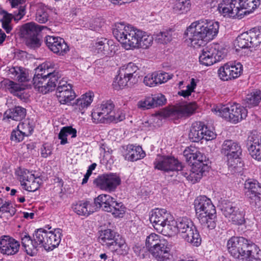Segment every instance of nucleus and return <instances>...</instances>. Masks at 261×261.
Masks as SVG:
<instances>
[{
  "instance_id": "nucleus-1",
  "label": "nucleus",
  "mask_w": 261,
  "mask_h": 261,
  "mask_svg": "<svg viewBox=\"0 0 261 261\" xmlns=\"http://www.w3.org/2000/svg\"><path fill=\"white\" fill-rule=\"evenodd\" d=\"M113 34L127 50L139 47L147 48L153 40L151 35L124 22L116 23L113 28Z\"/></svg>"
},
{
  "instance_id": "nucleus-2",
  "label": "nucleus",
  "mask_w": 261,
  "mask_h": 261,
  "mask_svg": "<svg viewBox=\"0 0 261 261\" xmlns=\"http://www.w3.org/2000/svg\"><path fill=\"white\" fill-rule=\"evenodd\" d=\"M218 21L200 19L192 22L185 33L186 41L194 47L205 45L216 36L219 31Z\"/></svg>"
},
{
  "instance_id": "nucleus-3",
  "label": "nucleus",
  "mask_w": 261,
  "mask_h": 261,
  "mask_svg": "<svg viewBox=\"0 0 261 261\" xmlns=\"http://www.w3.org/2000/svg\"><path fill=\"white\" fill-rule=\"evenodd\" d=\"M227 248L238 261H261V252L254 244H249L243 237H233L228 240Z\"/></svg>"
},
{
  "instance_id": "nucleus-4",
  "label": "nucleus",
  "mask_w": 261,
  "mask_h": 261,
  "mask_svg": "<svg viewBox=\"0 0 261 261\" xmlns=\"http://www.w3.org/2000/svg\"><path fill=\"white\" fill-rule=\"evenodd\" d=\"M196 215L201 224L213 229L216 226V210L211 200L205 196L197 197L194 200Z\"/></svg>"
},
{
  "instance_id": "nucleus-5",
  "label": "nucleus",
  "mask_w": 261,
  "mask_h": 261,
  "mask_svg": "<svg viewBox=\"0 0 261 261\" xmlns=\"http://www.w3.org/2000/svg\"><path fill=\"white\" fill-rule=\"evenodd\" d=\"M59 79L58 72H51L48 65L43 64L35 69L33 78L34 88L43 94L53 91Z\"/></svg>"
},
{
  "instance_id": "nucleus-6",
  "label": "nucleus",
  "mask_w": 261,
  "mask_h": 261,
  "mask_svg": "<svg viewBox=\"0 0 261 261\" xmlns=\"http://www.w3.org/2000/svg\"><path fill=\"white\" fill-rule=\"evenodd\" d=\"M146 249L156 261L170 260V247L168 242L161 236L152 233L145 241Z\"/></svg>"
},
{
  "instance_id": "nucleus-7",
  "label": "nucleus",
  "mask_w": 261,
  "mask_h": 261,
  "mask_svg": "<svg viewBox=\"0 0 261 261\" xmlns=\"http://www.w3.org/2000/svg\"><path fill=\"white\" fill-rule=\"evenodd\" d=\"M48 231L43 228L36 230L33 237L27 233H22L21 236V244L27 253L31 256L36 254L39 248L43 247L45 250L48 245Z\"/></svg>"
},
{
  "instance_id": "nucleus-8",
  "label": "nucleus",
  "mask_w": 261,
  "mask_h": 261,
  "mask_svg": "<svg viewBox=\"0 0 261 261\" xmlns=\"http://www.w3.org/2000/svg\"><path fill=\"white\" fill-rule=\"evenodd\" d=\"M114 105L111 100L103 101L100 106L95 109L91 114L93 121L96 123H116L123 120L125 116L115 114L114 112Z\"/></svg>"
},
{
  "instance_id": "nucleus-9",
  "label": "nucleus",
  "mask_w": 261,
  "mask_h": 261,
  "mask_svg": "<svg viewBox=\"0 0 261 261\" xmlns=\"http://www.w3.org/2000/svg\"><path fill=\"white\" fill-rule=\"evenodd\" d=\"M216 114L233 123H237L246 118L247 109L239 104L217 106L215 109Z\"/></svg>"
},
{
  "instance_id": "nucleus-10",
  "label": "nucleus",
  "mask_w": 261,
  "mask_h": 261,
  "mask_svg": "<svg viewBox=\"0 0 261 261\" xmlns=\"http://www.w3.org/2000/svg\"><path fill=\"white\" fill-rule=\"evenodd\" d=\"M43 28V26L33 22L25 23L22 26L21 33L28 47L35 49L41 46V42L39 34Z\"/></svg>"
},
{
  "instance_id": "nucleus-11",
  "label": "nucleus",
  "mask_w": 261,
  "mask_h": 261,
  "mask_svg": "<svg viewBox=\"0 0 261 261\" xmlns=\"http://www.w3.org/2000/svg\"><path fill=\"white\" fill-rule=\"evenodd\" d=\"M149 220L154 229L161 232H163L164 229L169 228L174 223L173 217L163 208L154 210Z\"/></svg>"
},
{
  "instance_id": "nucleus-12",
  "label": "nucleus",
  "mask_w": 261,
  "mask_h": 261,
  "mask_svg": "<svg viewBox=\"0 0 261 261\" xmlns=\"http://www.w3.org/2000/svg\"><path fill=\"white\" fill-rule=\"evenodd\" d=\"M225 56V53L219 49L218 44H212L202 49L199 59L201 64L208 66L220 61Z\"/></svg>"
},
{
  "instance_id": "nucleus-13",
  "label": "nucleus",
  "mask_w": 261,
  "mask_h": 261,
  "mask_svg": "<svg viewBox=\"0 0 261 261\" xmlns=\"http://www.w3.org/2000/svg\"><path fill=\"white\" fill-rule=\"evenodd\" d=\"M221 210L225 217L233 224L238 225L244 224L245 212L237 207L233 203L230 201L225 202L222 205Z\"/></svg>"
},
{
  "instance_id": "nucleus-14",
  "label": "nucleus",
  "mask_w": 261,
  "mask_h": 261,
  "mask_svg": "<svg viewBox=\"0 0 261 261\" xmlns=\"http://www.w3.org/2000/svg\"><path fill=\"white\" fill-rule=\"evenodd\" d=\"M120 182V177L114 173L103 174L93 180L94 185L97 187L108 192L114 191Z\"/></svg>"
},
{
  "instance_id": "nucleus-15",
  "label": "nucleus",
  "mask_w": 261,
  "mask_h": 261,
  "mask_svg": "<svg viewBox=\"0 0 261 261\" xmlns=\"http://www.w3.org/2000/svg\"><path fill=\"white\" fill-rule=\"evenodd\" d=\"M154 168L165 172L181 171L182 166L174 157L158 155L154 162Z\"/></svg>"
},
{
  "instance_id": "nucleus-16",
  "label": "nucleus",
  "mask_w": 261,
  "mask_h": 261,
  "mask_svg": "<svg viewBox=\"0 0 261 261\" xmlns=\"http://www.w3.org/2000/svg\"><path fill=\"white\" fill-rule=\"evenodd\" d=\"M243 71V65L240 62L227 63L218 70L220 79L226 81L239 77Z\"/></svg>"
},
{
  "instance_id": "nucleus-17",
  "label": "nucleus",
  "mask_w": 261,
  "mask_h": 261,
  "mask_svg": "<svg viewBox=\"0 0 261 261\" xmlns=\"http://www.w3.org/2000/svg\"><path fill=\"white\" fill-rule=\"evenodd\" d=\"M240 0H223L218 5V10L224 16L241 17Z\"/></svg>"
},
{
  "instance_id": "nucleus-18",
  "label": "nucleus",
  "mask_w": 261,
  "mask_h": 261,
  "mask_svg": "<svg viewBox=\"0 0 261 261\" xmlns=\"http://www.w3.org/2000/svg\"><path fill=\"white\" fill-rule=\"evenodd\" d=\"M221 153L226 158L228 163L230 161L239 159L242 149L238 142L232 140H225L221 146Z\"/></svg>"
},
{
  "instance_id": "nucleus-19",
  "label": "nucleus",
  "mask_w": 261,
  "mask_h": 261,
  "mask_svg": "<svg viewBox=\"0 0 261 261\" xmlns=\"http://www.w3.org/2000/svg\"><path fill=\"white\" fill-rule=\"evenodd\" d=\"M56 95L59 101L62 104L70 102L75 96V93L72 89L71 85L67 81L61 80L58 83L57 88Z\"/></svg>"
},
{
  "instance_id": "nucleus-20",
  "label": "nucleus",
  "mask_w": 261,
  "mask_h": 261,
  "mask_svg": "<svg viewBox=\"0 0 261 261\" xmlns=\"http://www.w3.org/2000/svg\"><path fill=\"white\" fill-rule=\"evenodd\" d=\"M245 194L250 200V203L256 205L260 201L261 187L259 183L252 179H248L244 184Z\"/></svg>"
},
{
  "instance_id": "nucleus-21",
  "label": "nucleus",
  "mask_w": 261,
  "mask_h": 261,
  "mask_svg": "<svg viewBox=\"0 0 261 261\" xmlns=\"http://www.w3.org/2000/svg\"><path fill=\"white\" fill-rule=\"evenodd\" d=\"M45 43L51 51L59 55H63L69 50L67 43L60 37L47 36Z\"/></svg>"
},
{
  "instance_id": "nucleus-22",
  "label": "nucleus",
  "mask_w": 261,
  "mask_h": 261,
  "mask_svg": "<svg viewBox=\"0 0 261 261\" xmlns=\"http://www.w3.org/2000/svg\"><path fill=\"white\" fill-rule=\"evenodd\" d=\"M19 242L8 236H4L0 239V251L7 255L16 254L19 250Z\"/></svg>"
},
{
  "instance_id": "nucleus-23",
  "label": "nucleus",
  "mask_w": 261,
  "mask_h": 261,
  "mask_svg": "<svg viewBox=\"0 0 261 261\" xmlns=\"http://www.w3.org/2000/svg\"><path fill=\"white\" fill-rule=\"evenodd\" d=\"M183 155L186 160L194 164H207L208 160L205 155L201 153L199 150L193 146H190L185 149L183 152Z\"/></svg>"
},
{
  "instance_id": "nucleus-24",
  "label": "nucleus",
  "mask_w": 261,
  "mask_h": 261,
  "mask_svg": "<svg viewBox=\"0 0 261 261\" xmlns=\"http://www.w3.org/2000/svg\"><path fill=\"white\" fill-rule=\"evenodd\" d=\"M41 179L36 177L34 174L28 170L24 171L20 176L21 185L23 188L29 192H35L37 190L40 185Z\"/></svg>"
},
{
  "instance_id": "nucleus-25",
  "label": "nucleus",
  "mask_w": 261,
  "mask_h": 261,
  "mask_svg": "<svg viewBox=\"0 0 261 261\" xmlns=\"http://www.w3.org/2000/svg\"><path fill=\"white\" fill-rule=\"evenodd\" d=\"M208 168L207 164H194L192 169L188 173L184 172L182 173L188 180L194 184L201 178L203 173L207 170Z\"/></svg>"
},
{
  "instance_id": "nucleus-26",
  "label": "nucleus",
  "mask_w": 261,
  "mask_h": 261,
  "mask_svg": "<svg viewBox=\"0 0 261 261\" xmlns=\"http://www.w3.org/2000/svg\"><path fill=\"white\" fill-rule=\"evenodd\" d=\"M171 78V76L167 73L155 72L146 75L144 77L143 82L147 86L154 87L159 84L166 82Z\"/></svg>"
},
{
  "instance_id": "nucleus-27",
  "label": "nucleus",
  "mask_w": 261,
  "mask_h": 261,
  "mask_svg": "<svg viewBox=\"0 0 261 261\" xmlns=\"http://www.w3.org/2000/svg\"><path fill=\"white\" fill-rule=\"evenodd\" d=\"M123 156L126 160L134 162L143 158L145 153L141 147L128 145L124 149Z\"/></svg>"
},
{
  "instance_id": "nucleus-28",
  "label": "nucleus",
  "mask_w": 261,
  "mask_h": 261,
  "mask_svg": "<svg viewBox=\"0 0 261 261\" xmlns=\"http://www.w3.org/2000/svg\"><path fill=\"white\" fill-rule=\"evenodd\" d=\"M72 208L76 214L84 216H88L96 211L95 206L89 201H80L73 204Z\"/></svg>"
},
{
  "instance_id": "nucleus-29",
  "label": "nucleus",
  "mask_w": 261,
  "mask_h": 261,
  "mask_svg": "<svg viewBox=\"0 0 261 261\" xmlns=\"http://www.w3.org/2000/svg\"><path fill=\"white\" fill-rule=\"evenodd\" d=\"M115 199L109 195L101 194L94 199L93 205L97 208H101L104 211H111Z\"/></svg>"
},
{
  "instance_id": "nucleus-30",
  "label": "nucleus",
  "mask_w": 261,
  "mask_h": 261,
  "mask_svg": "<svg viewBox=\"0 0 261 261\" xmlns=\"http://www.w3.org/2000/svg\"><path fill=\"white\" fill-rule=\"evenodd\" d=\"M204 124L203 122L196 121L192 123L189 134L190 140L194 142H198L203 139Z\"/></svg>"
},
{
  "instance_id": "nucleus-31",
  "label": "nucleus",
  "mask_w": 261,
  "mask_h": 261,
  "mask_svg": "<svg viewBox=\"0 0 261 261\" xmlns=\"http://www.w3.org/2000/svg\"><path fill=\"white\" fill-rule=\"evenodd\" d=\"M196 108L195 102L186 103L174 107L173 112L178 117L189 116L193 114Z\"/></svg>"
},
{
  "instance_id": "nucleus-32",
  "label": "nucleus",
  "mask_w": 261,
  "mask_h": 261,
  "mask_svg": "<svg viewBox=\"0 0 261 261\" xmlns=\"http://www.w3.org/2000/svg\"><path fill=\"white\" fill-rule=\"evenodd\" d=\"M25 116V109L20 106H17L7 110L4 113V119H11L15 121H20L24 118Z\"/></svg>"
},
{
  "instance_id": "nucleus-33",
  "label": "nucleus",
  "mask_w": 261,
  "mask_h": 261,
  "mask_svg": "<svg viewBox=\"0 0 261 261\" xmlns=\"http://www.w3.org/2000/svg\"><path fill=\"white\" fill-rule=\"evenodd\" d=\"M94 97V93L89 91L76 100L75 109L82 114H83L86 109L91 103Z\"/></svg>"
},
{
  "instance_id": "nucleus-34",
  "label": "nucleus",
  "mask_w": 261,
  "mask_h": 261,
  "mask_svg": "<svg viewBox=\"0 0 261 261\" xmlns=\"http://www.w3.org/2000/svg\"><path fill=\"white\" fill-rule=\"evenodd\" d=\"M48 245L47 251L53 250L58 247L61 242L62 230L60 228L55 229L54 231H48Z\"/></svg>"
},
{
  "instance_id": "nucleus-35",
  "label": "nucleus",
  "mask_w": 261,
  "mask_h": 261,
  "mask_svg": "<svg viewBox=\"0 0 261 261\" xmlns=\"http://www.w3.org/2000/svg\"><path fill=\"white\" fill-rule=\"evenodd\" d=\"M25 14V7L24 6H21L16 12H14V14L8 13L4 10H1L0 11V14L3 16L2 22L9 23L11 22L12 18H14L15 20L17 21L21 19Z\"/></svg>"
},
{
  "instance_id": "nucleus-36",
  "label": "nucleus",
  "mask_w": 261,
  "mask_h": 261,
  "mask_svg": "<svg viewBox=\"0 0 261 261\" xmlns=\"http://www.w3.org/2000/svg\"><path fill=\"white\" fill-rule=\"evenodd\" d=\"M181 237L185 241L196 247L199 246L201 243V239L196 227L188 231Z\"/></svg>"
},
{
  "instance_id": "nucleus-37",
  "label": "nucleus",
  "mask_w": 261,
  "mask_h": 261,
  "mask_svg": "<svg viewBox=\"0 0 261 261\" xmlns=\"http://www.w3.org/2000/svg\"><path fill=\"white\" fill-rule=\"evenodd\" d=\"M176 227L181 237H182L184 233H186L188 231L192 230L193 227L196 226L191 219L187 217H182L177 219Z\"/></svg>"
},
{
  "instance_id": "nucleus-38",
  "label": "nucleus",
  "mask_w": 261,
  "mask_h": 261,
  "mask_svg": "<svg viewBox=\"0 0 261 261\" xmlns=\"http://www.w3.org/2000/svg\"><path fill=\"white\" fill-rule=\"evenodd\" d=\"M76 134V129L71 126L63 127L58 134V139L61 140L60 144L61 145L67 144L68 143L67 136L70 135L71 138H74L77 136Z\"/></svg>"
},
{
  "instance_id": "nucleus-39",
  "label": "nucleus",
  "mask_w": 261,
  "mask_h": 261,
  "mask_svg": "<svg viewBox=\"0 0 261 261\" xmlns=\"http://www.w3.org/2000/svg\"><path fill=\"white\" fill-rule=\"evenodd\" d=\"M114 250L118 254L125 255L127 254L129 247L126 244L125 240L119 235L116 238L114 241H112Z\"/></svg>"
},
{
  "instance_id": "nucleus-40",
  "label": "nucleus",
  "mask_w": 261,
  "mask_h": 261,
  "mask_svg": "<svg viewBox=\"0 0 261 261\" xmlns=\"http://www.w3.org/2000/svg\"><path fill=\"white\" fill-rule=\"evenodd\" d=\"M116 233L111 229H106L101 231L99 240L102 245H106L110 248L113 245L112 241L116 238Z\"/></svg>"
},
{
  "instance_id": "nucleus-41",
  "label": "nucleus",
  "mask_w": 261,
  "mask_h": 261,
  "mask_svg": "<svg viewBox=\"0 0 261 261\" xmlns=\"http://www.w3.org/2000/svg\"><path fill=\"white\" fill-rule=\"evenodd\" d=\"M138 69V67L134 63L130 62L121 66L119 71L121 72V75L125 76L131 80L137 75L136 73Z\"/></svg>"
},
{
  "instance_id": "nucleus-42",
  "label": "nucleus",
  "mask_w": 261,
  "mask_h": 261,
  "mask_svg": "<svg viewBox=\"0 0 261 261\" xmlns=\"http://www.w3.org/2000/svg\"><path fill=\"white\" fill-rule=\"evenodd\" d=\"M241 12L242 15L252 12L260 4L259 0H240Z\"/></svg>"
},
{
  "instance_id": "nucleus-43",
  "label": "nucleus",
  "mask_w": 261,
  "mask_h": 261,
  "mask_svg": "<svg viewBox=\"0 0 261 261\" xmlns=\"http://www.w3.org/2000/svg\"><path fill=\"white\" fill-rule=\"evenodd\" d=\"M191 6L190 0H176L173 5V10L178 14H185L190 11Z\"/></svg>"
},
{
  "instance_id": "nucleus-44",
  "label": "nucleus",
  "mask_w": 261,
  "mask_h": 261,
  "mask_svg": "<svg viewBox=\"0 0 261 261\" xmlns=\"http://www.w3.org/2000/svg\"><path fill=\"white\" fill-rule=\"evenodd\" d=\"M111 41L108 40L106 38L97 39L93 45L94 51L98 54L105 55L107 54Z\"/></svg>"
},
{
  "instance_id": "nucleus-45",
  "label": "nucleus",
  "mask_w": 261,
  "mask_h": 261,
  "mask_svg": "<svg viewBox=\"0 0 261 261\" xmlns=\"http://www.w3.org/2000/svg\"><path fill=\"white\" fill-rule=\"evenodd\" d=\"M235 47L245 48L252 47L251 42L247 32L243 33L239 35L234 42Z\"/></svg>"
},
{
  "instance_id": "nucleus-46",
  "label": "nucleus",
  "mask_w": 261,
  "mask_h": 261,
  "mask_svg": "<svg viewBox=\"0 0 261 261\" xmlns=\"http://www.w3.org/2000/svg\"><path fill=\"white\" fill-rule=\"evenodd\" d=\"M245 101L246 107L252 108L257 106L261 101L260 92L259 91L248 94Z\"/></svg>"
},
{
  "instance_id": "nucleus-47",
  "label": "nucleus",
  "mask_w": 261,
  "mask_h": 261,
  "mask_svg": "<svg viewBox=\"0 0 261 261\" xmlns=\"http://www.w3.org/2000/svg\"><path fill=\"white\" fill-rule=\"evenodd\" d=\"M252 47L261 43V27H256L247 32Z\"/></svg>"
},
{
  "instance_id": "nucleus-48",
  "label": "nucleus",
  "mask_w": 261,
  "mask_h": 261,
  "mask_svg": "<svg viewBox=\"0 0 261 261\" xmlns=\"http://www.w3.org/2000/svg\"><path fill=\"white\" fill-rule=\"evenodd\" d=\"M111 211H107L111 213L115 218L123 217L125 212V207L121 202H117L116 200L113 202V206H111Z\"/></svg>"
},
{
  "instance_id": "nucleus-49",
  "label": "nucleus",
  "mask_w": 261,
  "mask_h": 261,
  "mask_svg": "<svg viewBox=\"0 0 261 261\" xmlns=\"http://www.w3.org/2000/svg\"><path fill=\"white\" fill-rule=\"evenodd\" d=\"M48 18L46 9L42 4H39L36 14V21L40 23H44L48 20Z\"/></svg>"
},
{
  "instance_id": "nucleus-50",
  "label": "nucleus",
  "mask_w": 261,
  "mask_h": 261,
  "mask_svg": "<svg viewBox=\"0 0 261 261\" xmlns=\"http://www.w3.org/2000/svg\"><path fill=\"white\" fill-rule=\"evenodd\" d=\"M130 81L129 78L125 76L121 75V72L119 71L118 75L116 76L113 83V88L116 90H119L125 87L127 83Z\"/></svg>"
},
{
  "instance_id": "nucleus-51",
  "label": "nucleus",
  "mask_w": 261,
  "mask_h": 261,
  "mask_svg": "<svg viewBox=\"0 0 261 261\" xmlns=\"http://www.w3.org/2000/svg\"><path fill=\"white\" fill-rule=\"evenodd\" d=\"M4 85L6 88L14 95H17L18 92L23 90V88L19 84L9 80H5L4 81Z\"/></svg>"
},
{
  "instance_id": "nucleus-52",
  "label": "nucleus",
  "mask_w": 261,
  "mask_h": 261,
  "mask_svg": "<svg viewBox=\"0 0 261 261\" xmlns=\"http://www.w3.org/2000/svg\"><path fill=\"white\" fill-rule=\"evenodd\" d=\"M17 128L25 136L31 135L34 129L29 121L20 123Z\"/></svg>"
},
{
  "instance_id": "nucleus-53",
  "label": "nucleus",
  "mask_w": 261,
  "mask_h": 261,
  "mask_svg": "<svg viewBox=\"0 0 261 261\" xmlns=\"http://www.w3.org/2000/svg\"><path fill=\"white\" fill-rule=\"evenodd\" d=\"M31 78L32 76L30 75L29 70L21 67V70L15 80L22 83L29 81Z\"/></svg>"
},
{
  "instance_id": "nucleus-54",
  "label": "nucleus",
  "mask_w": 261,
  "mask_h": 261,
  "mask_svg": "<svg viewBox=\"0 0 261 261\" xmlns=\"http://www.w3.org/2000/svg\"><path fill=\"white\" fill-rule=\"evenodd\" d=\"M138 107L142 110L153 108L152 97H147L145 99L139 101L138 103Z\"/></svg>"
},
{
  "instance_id": "nucleus-55",
  "label": "nucleus",
  "mask_w": 261,
  "mask_h": 261,
  "mask_svg": "<svg viewBox=\"0 0 261 261\" xmlns=\"http://www.w3.org/2000/svg\"><path fill=\"white\" fill-rule=\"evenodd\" d=\"M171 35L168 32H160L156 35V40L159 43L166 44L171 40Z\"/></svg>"
},
{
  "instance_id": "nucleus-56",
  "label": "nucleus",
  "mask_w": 261,
  "mask_h": 261,
  "mask_svg": "<svg viewBox=\"0 0 261 261\" xmlns=\"http://www.w3.org/2000/svg\"><path fill=\"white\" fill-rule=\"evenodd\" d=\"M151 97L154 108L163 105L166 100L164 95L162 94H158Z\"/></svg>"
},
{
  "instance_id": "nucleus-57",
  "label": "nucleus",
  "mask_w": 261,
  "mask_h": 261,
  "mask_svg": "<svg viewBox=\"0 0 261 261\" xmlns=\"http://www.w3.org/2000/svg\"><path fill=\"white\" fill-rule=\"evenodd\" d=\"M25 136L18 129L13 130L11 134V141L15 142H19L22 141Z\"/></svg>"
},
{
  "instance_id": "nucleus-58",
  "label": "nucleus",
  "mask_w": 261,
  "mask_h": 261,
  "mask_svg": "<svg viewBox=\"0 0 261 261\" xmlns=\"http://www.w3.org/2000/svg\"><path fill=\"white\" fill-rule=\"evenodd\" d=\"M204 132H203V139L205 140H212L215 139L216 137V134L213 131L208 129L207 126L204 125Z\"/></svg>"
},
{
  "instance_id": "nucleus-59",
  "label": "nucleus",
  "mask_w": 261,
  "mask_h": 261,
  "mask_svg": "<svg viewBox=\"0 0 261 261\" xmlns=\"http://www.w3.org/2000/svg\"><path fill=\"white\" fill-rule=\"evenodd\" d=\"M21 68V67L20 66H13L10 68L8 72L10 77L15 80L19 72H20Z\"/></svg>"
},
{
  "instance_id": "nucleus-60",
  "label": "nucleus",
  "mask_w": 261,
  "mask_h": 261,
  "mask_svg": "<svg viewBox=\"0 0 261 261\" xmlns=\"http://www.w3.org/2000/svg\"><path fill=\"white\" fill-rule=\"evenodd\" d=\"M51 147L48 145L44 144L41 148V155L43 158H47L51 154Z\"/></svg>"
},
{
  "instance_id": "nucleus-61",
  "label": "nucleus",
  "mask_w": 261,
  "mask_h": 261,
  "mask_svg": "<svg viewBox=\"0 0 261 261\" xmlns=\"http://www.w3.org/2000/svg\"><path fill=\"white\" fill-rule=\"evenodd\" d=\"M101 26V22L99 19H97L94 20L93 23H90V29L96 32H98L99 31Z\"/></svg>"
},
{
  "instance_id": "nucleus-62",
  "label": "nucleus",
  "mask_w": 261,
  "mask_h": 261,
  "mask_svg": "<svg viewBox=\"0 0 261 261\" xmlns=\"http://www.w3.org/2000/svg\"><path fill=\"white\" fill-rule=\"evenodd\" d=\"M143 249L144 247H142L141 246L139 245H136L133 247V250L136 254L138 256H143L144 257V255L143 253Z\"/></svg>"
},
{
  "instance_id": "nucleus-63",
  "label": "nucleus",
  "mask_w": 261,
  "mask_h": 261,
  "mask_svg": "<svg viewBox=\"0 0 261 261\" xmlns=\"http://www.w3.org/2000/svg\"><path fill=\"white\" fill-rule=\"evenodd\" d=\"M196 86V83L194 79L192 78L191 80L190 84H189L187 86V88L190 90L192 92L194 91V89L195 88Z\"/></svg>"
},
{
  "instance_id": "nucleus-64",
  "label": "nucleus",
  "mask_w": 261,
  "mask_h": 261,
  "mask_svg": "<svg viewBox=\"0 0 261 261\" xmlns=\"http://www.w3.org/2000/svg\"><path fill=\"white\" fill-rule=\"evenodd\" d=\"M9 24V22H2V27L7 33H9L12 30V27Z\"/></svg>"
}]
</instances>
